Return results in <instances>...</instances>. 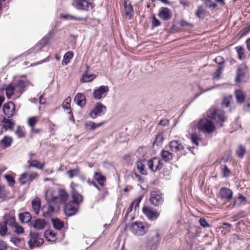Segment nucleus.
Instances as JSON below:
<instances>
[{
    "label": "nucleus",
    "mask_w": 250,
    "mask_h": 250,
    "mask_svg": "<svg viewBox=\"0 0 250 250\" xmlns=\"http://www.w3.org/2000/svg\"><path fill=\"white\" fill-rule=\"evenodd\" d=\"M235 49L237 53L239 59H244L245 58V55L244 54V48L241 46H238L235 47Z\"/></svg>",
    "instance_id": "09e8293b"
},
{
    "label": "nucleus",
    "mask_w": 250,
    "mask_h": 250,
    "mask_svg": "<svg viewBox=\"0 0 250 250\" xmlns=\"http://www.w3.org/2000/svg\"><path fill=\"white\" fill-rule=\"evenodd\" d=\"M19 216L20 221L22 223H29L32 219L31 215L28 212L20 213Z\"/></svg>",
    "instance_id": "e433bc0d"
},
{
    "label": "nucleus",
    "mask_w": 250,
    "mask_h": 250,
    "mask_svg": "<svg viewBox=\"0 0 250 250\" xmlns=\"http://www.w3.org/2000/svg\"><path fill=\"white\" fill-rule=\"evenodd\" d=\"M94 179L101 186H104L106 181L105 177L101 173L95 172L93 176Z\"/></svg>",
    "instance_id": "72a5a7b5"
},
{
    "label": "nucleus",
    "mask_w": 250,
    "mask_h": 250,
    "mask_svg": "<svg viewBox=\"0 0 250 250\" xmlns=\"http://www.w3.org/2000/svg\"><path fill=\"white\" fill-rule=\"evenodd\" d=\"M161 25V22L155 17L154 15L152 17V25L153 27H158Z\"/></svg>",
    "instance_id": "338daca9"
},
{
    "label": "nucleus",
    "mask_w": 250,
    "mask_h": 250,
    "mask_svg": "<svg viewBox=\"0 0 250 250\" xmlns=\"http://www.w3.org/2000/svg\"><path fill=\"white\" fill-rule=\"evenodd\" d=\"M15 134L17 135V136L19 138H21L22 137H24V136H25L24 133L22 129L19 126L18 127V128L16 130Z\"/></svg>",
    "instance_id": "0e129e2a"
},
{
    "label": "nucleus",
    "mask_w": 250,
    "mask_h": 250,
    "mask_svg": "<svg viewBox=\"0 0 250 250\" xmlns=\"http://www.w3.org/2000/svg\"><path fill=\"white\" fill-rule=\"evenodd\" d=\"M142 199V196H140L138 199L134 200L133 202L131 203L129 207L126 210V213L124 216V220L126 222H130L132 221L135 217H134V213L133 212V206H134V211H135L137 208L139 207L140 203Z\"/></svg>",
    "instance_id": "6e6552de"
},
{
    "label": "nucleus",
    "mask_w": 250,
    "mask_h": 250,
    "mask_svg": "<svg viewBox=\"0 0 250 250\" xmlns=\"http://www.w3.org/2000/svg\"><path fill=\"white\" fill-rule=\"evenodd\" d=\"M4 219V220L3 222L5 223L7 226H9L12 228H13L17 223L16 222L15 217L10 214H6Z\"/></svg>",
    "instance_id": "7c9ffc66"
},
{
    "label": "nucleus",
    "mask_w": 250,
    "mask_h": 250,
    "mask_svg": "<svg viewBox=\"0 0 250 250\" xmlns=\"http://www.w3.org/2000/svg\"><path fill=\"white\" fill-rule=\"evenodd\" d=\"M38 121V118L37 117H30L28 120V125L31 128L35 127Z\"/></svg>",
    "instance_id": "603ef678"
},
{
    "label": "nucleus",
    "mask_w": 250,
    "mask_h": 250,
    "mask_svg": "<svg viewBox=\"0 0 250 250\" xmlns=\"http://www.w3.org/2000/svg\"><path fill=\"white\" fill-rule=\"evenodd\" d=\"M79 206L78 204L74 203V202H70L66 204L64 208L65 214L68 216H72L77 212Z\"/></svg>",
    "instance_id": "f3484780"
},
{
    "label": "nucleus",
    "mask_w": 250,
    "mask_h": 250,
    "mask_svg": "<svg viewBox=\"0 0 250 250\" xmlns=\"http://www.w3.org/2000/svg\"><path fill=\"white\" fill-rule=\"evenodd\" d=\"M71 99L70 97H67L63 102L62 104V106L63 108L67 109V110H70V103L71 102Z\"/></svg>",
    "instance_id": "13d9d810"
},
{
    "label": "nucleus",
    "mask_w": 250,
    "mask_h": 250,
    "mask_svg": "<svg viewBox=\"0 0 250 250\" xmlns=\"http://www.w3.org/2000/svg\"><path fill=\"white\" fill-rule=\"evenodd\" d=\"M72 5L78 10L87 11L91 3L87 0H73Z\"/></svg>",
    "instance_id": "4468645a"
},
{
    "label": "nucleus",
    "mask_w": 250,
    "mask_h": 250,
    "mask_svg": "<svg viewBox=\"0 0 250 250\" xmlns=\"http://www.w3.org/2000/svg\"><path fill=\"white\" fill-rule=\"evenodd\" d=\"M8 192L5 190V188H0V200L3 201L7 197Z\"/></svg>",
    "instance_id": "052dcab7"
},
{
    "label": "nucleus",
    "mask_w": 250,
    "mask_h": 250,
    "mask_svg": "<svg viewBox=\"0 0 250 250\" xmlns=\"http://www.w3.org/2000/svg\"><path fill=\"white\" fill-rule=\"evenodd\" d=\"M44 237L47 241L52 242H55L57 239L56 233L51 229L45 231Z\"/></svg>",
    "instance_id": "473e14b6"
},
{
    "label": "nucleus",
    "mask_w": 250,
    "mask_h": 250,
    "mask_svg": "<svg viewBox=\"0 0 250 250\" xmlns=\"http://www.w3.org/2000/svg\"><path fill=\"white\" fill-rule=\"evenodd\" d=\"M142 211L147 219L151 221H155L159 217L160 212L157 210H153L149 207H144Z\"/></svg>",
    "instance_id": "f8f14e48"
},
{
    "label": "nucleus",
    "mask_w": 250,
    "mask_h": 250,
    "mask_svg": "<svg viewBox=\"0 0 250 250\" xmlns=\"http://www.w3.org/2000/svg\"><path fill=\"white\" fill-rule=\"evenodd\" d=\"M104 124V122H102L98 124L92 121H87L85 123L84 126L86 129L88 131H93L97 128L101 127Z\"/></svg>",
    "instance_id": "bb28decb"
},
{
    "label": "nucleus",
    "mask_w": 250,
    "mask_h": 250,
    "mask_svg": "<svg viewBox=\"0 0 250 250\" xmlns=\"http://www.w3.org/2000/svg\"><path fill=\"white\" fill-rule=\"evenodd\" d=\"M38 176L36 172L29 173L24 172L20 175L19 181L21 185H24L31 182Z\"/></svg>",
    "instance_id": "2eb2a0df"
},
{
    "label": "nucleus",
    "mask_w": 250,
    "mask_h": 250,
    "mask_svg": "<svg viewBox=\"0 0 250 250\" xmlns=\"http://www.w3.org/2000/svg\"><path fill=\"white\" fill-rule=\"evenodd\" d=\"M80 173V168L77 167L76 168L70 169L66 172V174L69 178L72 179L74 176L79 175Z\"/></svg>",
    "instance_id": "49530a36"
},
{
    "label": "nucleus",
    "mask_w": 250,
    "mask_h": 250,
    "mask_svg": "<svg viewBox=\"0 0 250 250\" xmlns=\"http://www.w3.org/2000/svg\"><path fill=\"white\" fill-rule=\"evenodd\" d=\"M146 250H155L160 241L158 231L156 230L151 231L146 236Z\"/></svg>",
    "instance_id": "0eeeda50"
},
{
    "label": "nucleus",
    "mask_w": 250,
    "mask_h": 250,
    "mask_svg": "<svg viewBox=\"0 0 250 250\" xmlns=\"http://www.w3.org/2000/svg\"><path fill=\"white\" fill-rule=\"evenodd\" d=\"M45 197L48 202L62 204L67 200L68 195L63 188H48Z\"/></svg>",
    "instance_id": "f257e3e1"
},
{
    "label": "nucleus",
    "mask_w": 250,
    "mask_h": 250,
    "mask_svg": "<svg viewBox=\"0 0 250 250\" xmlns=\"http://www.w3.org/2000/svg\"><path fill=\"white\" fill-rule=\"evenodd\" d=\"M146 164L151 171L155 172L160 169L163 167V163L160 158L154 157L147 161Z\"/></svg>",
    "instance_id": "ddd939ff"
},
{
    "label": "nucleus",
    "mask_w": 250,
    "mask_h": 250,
    "mask_svg": "<svg viewBox=\"0 0 250 250\" xmlns=\"http://www.w3.org/2000/svg\"><path fill=\"white\" fill-rule=\"evenodd\" d=\"M55 33L53 30H51L47 35L43 37L33 48L25 52L21 56H28L32 54H35L40 51L49 42L50 39Z\"/></svg>",
    "instance_id": "20e7f679"
},
{
    "label": "nucleus",
    "mask_w": 250,
    "mask_h": 250,
    "mask_svg": "<svg viewBox=\"0 0 250 250\" xmlns=\"http://www.w3.org/2000/svg\"><path fill=\"white\" fill-rule=\"evenodd\" d=\"M73 189V191L72 192V201L71 202H74V203L76 204H78L79 206L80 204L82 203L83 201V196L78 192L77 191L74 190V188Z\"/></svg>",
    "instance_id": "c756f323"
},
{
    "label": "nucleus",
    "mask_w": 250,
    "mask_h": 250,
    "mask_svg": "<svg viewBox=\"0 0 250 250\" xmlns=\"http://www.w3.org/2000/svg\"><path fill=\"white\" fill-rule=\"evenodd\" d=\"M205 4L207 7H208L210 8L214 9L217 6L216 4L212 2L211 0H205Z\"/></svg>",
    "instance_id": "69168bd1"
},
{
    "label": "nucleus",
    "mask_w": 250,
    "mask_h": 250,
    "mask_svg": "<svg viewBox=\"0 0 250 250\" xmlns=\"http://www.w3.org/2000/svg\"><path fill=\"white\" fill-rule=\"evenodd\" d=\"M220 194L226 200H230L232 197V191L229 188H221Z\"/></svg>",
    "instance_id": "c9c22d12"
},
{
    "label": "nucleus",
    "mask_w": 250,
    "mask_h": 250,
    "mask_svg": "<svg viewBox=\"0 0 250 250\" xmlns=\"http://www.w3.org/2000/svg\"><path fill=\"white\" fill-rule=\"evenodd\" d=\"M27 163L29 164L28 168L34 167L40 169H42L44 166L43 164H41L37 160H29Z\"/></svg>",
    "instance_id": "79ce46f5"
},
{
    "label": "nucleus",
    "mask_w": 250,
    "mask_h": 250,
    "mask_svg": "<svg viewBox=\"0 0 250 250\" xmlns=\"http://www.w3.org/2000/svg\"><path fill=\"white\" fill-rule=\"evenodd\" d=\"M243 216V212L240 211L235 214H234L232 217L231 219L232 221H236L239 218H241Z\"/></svg>",
    "instance_id": "774afa93"
},
{
    "label": "nucleus",
    "mask_w": 250,
    "mask_h": 250,
    "mask_svg": "<svg viewBox=\"0 0 250 250\" xmlns=\"http://www.w3.org/2000/svg\"><path fill=\"white\" fill-rule=\"evenodd\" d=\"M15 229V232L17 234H21L24 232L23 228L18 223L13 227Z\"/></svg>",
    "instance_id": "e2e57ef3"
},
{
    "label": "nucleus",
    "mask_w": 250,
    "mask_h": 250,
    "mask_svg": "<svg viewBox=\"0 0 250 250\" xmlns=\"http://www.w3.org/2000/svg\"><path fill=\"white\" fill-rule=\"evenodd\" d=\"M30 236V239L28 243L30 249H32L35 247H40L43 243V239L40 237L37 232L31 231Z\"/></svg>",
    "instance_id": "1a4fd4ad"
},
{
    "label": "nucleus",
    "mask_w": 250,
    "mask_h": 250,
    "mask_svg": "<svg viewBox=\"0 0 250 250\" xmlns=\"http://www.w3.org/2000/svg\"><path fill=\"white\" fill-rule=\"evenodd\" d=\"M3 112L8 118L13 117L15 114V105L12 102L4 104L3 106Z\"/></svg>",
    "instance_id": "a211bd4d"
},
{
    "label": "nucleus",
    "mask_w": 250,
    "mask_h": 250,
    "mask_svg": "<svg viewBox=\"0 0 250 250\" xmlns=\"http://www.w3.org/2000/svg\"><path fill=\"white\" fill-rule=\"evenodd\" d=\"M161 156L165 162H168L172 159L173 154L167 150H163L161 151Z\"/></svg>",
    "instance_id": "c03bdc74"
},
{
    "label": "nucleus",
    "mask_w": 250,
    "mask_h": 250,
    "mask_svg": "<svg viewBox=\"0 0 250 250\" xmlns=\"http://www.w3.org/2000/svg\"><path fill=\"white\" fill-rule=\"evenodd\" d=\"M124 1L125 15L128 19H130L131 17V14L133 10V7L128 0H124Z\"/></svg>",
    "instance_id": "f704fd0d"
},
{
    "label": "nucleus",
    "mask_w": 250,
    "mask_h": 250,
    "mask_svg": "<svg viewBox=\"0 0 250 250\" xmlns=\"http://www.w3.org/2000/svg\"><path fill=\"white\" fill-rule=\"evenodd\" d=\"M55 33L53 30H51L47 35L43 37L33 48L25 52L21 56H28L32 54H35L40 51L49 42L50 39Z\"/></svg>",
    "instance_id": "7ed1b4c3"
},
{
    "label": "nucleus",
    "mask_w": 250,
    "mask_h": 250,
    "mask_svg": "<svg viewBox=\"0 0 250 250\" xmlns=\"http://www.w3.org/2000/svg\"><path fill=\"white\" fill-rule=\"evenodd\" d=\"M159 17L164 21H168L171 18L170 10L167 7H162L159 12Z\"/></svg>",
    "instance_id": "4be33fe9"
},
{
    "label": "nucleus",
    "mask_w": 250,
    "mask_h": 250,
    "mask_svg": "<svg viewBox=\"0 0 250 250\" xmlns=\"http://www.w3.org/2000/svg\"><path fill=\"white\" fill-rule=\"evenodd\" d=\"M95 78V76L93 74L88 75L86 72L83 75L81 80L83 82H88L92 81Z\"/></svg>",
    "instance_id": "3c124183"
},
{
    "label": "nucleus",
    "mask_w": 250,
    "mask_h": 250,
    "mask_svg": "<svg viewBox=\"0 0 250 250\" xmlns=\"http://www.w3.org/2000/svg\"><path fill=\"white\" fill-rule=\"evenodd\" d=\"M190 125L192 131H200L205 133H211L215 130L213 124L207 118L202 119L198 122L194 121Z\"/></svg>",
    "instance_id": "f03ea898"
},
{
    "label": "nucleus",
    "mask_w": 250,
    "mask_h": 250,
    "mask_svg": "<svg viewBox=\"0 0 250 250\" xmlns=\"http://www.w3.org/2000/svg\"><path fill=\"white\" fill-rule=\"evenodd\" d=\"M222 173L224 177H227L230 174V171L226 165L224 166L222 168Z\"/></svg>",
    "instance_id": "680f3d73"
},
{
    "label": "nucleus",
    "mask_w": 250,
    "mask_h": 250,
    "mask_svg": "<svg viewBox=\"0 0 250 250\" xmlns=\"http://www.w3.org/2000/svg\"><path fill=\"white\" fill-rule=\"evenodd\" d=\"M246 153V149L241 145L239 146L236 150V154L238 157L243 158Z\"/></svg>",
    "instance_id": "5fc2aeb1"
},
{
    "label": "nucleus",
    "mask_w": 250,
    "mask_h": 250,
    "mask_svg": "<svg viewBox=\"0 0 250 250\" xmlns=\"http://www.w3.org/2000/svg\"><path fill=\"white\" fill-rule=\"evenodd\" d=\"M12 142L13 139L11 137L5 136L0 141V144L3 148H6L11 146Z\"/></svg>",
    "instance_id": "4c0bfd02"
},
{
    "label": "nucleus",
    "mask_w": 250,
    "mask_h": 250,
    "mask_svg": "<svg viewBox=\"0 0 250 250\" xmlns=\"http://www.w3.org/2000/svg\"><path fill=\"white\" fill-rule=\"evenodd\" d=\"M46 223L44 220L42 219H36L33 224V227L37 229H42L45 226Z\"/></svg>",
    "instance_id": "37998d69"
},
{
    "label": "nucleus",
    "mask_w": 250,
    "mask_h": 250,
    "mask_svg": "<svg viewBox=\"0 0 250 250\" xmlns=\"http://www.w3.org/2000/svg\"><path fill=\"white\" fill-rule=\"evenodd\" d=\"M246 67L245 65H240L237 69V77L236 78V82L237 83L241 82L245 74V70Z\"/></svg>",
    "instance_id": "c85d7f7f"
},
{
    "label": "nucleus",
    "mask_w": 250,
    "mask_h": 250,
    "mask_svg": "<svg viewBox=\"0 0 250 250\" xmlns=\"http://www.w3.org/2000/svg\"><path fill=\"white\" fill-rule=\"evenodd\" d=\"M189 133L191 134L190 138L191 142L193 144L196 146L199 145V142L201 140V138L199 134H197V131H192V129L190 128V125H189L188 129Z\"/></svg>",
    "instance_id": "b1692460"
},
{
    "label": "nucleus",
    "mask_w": 250,
    "mask_h": 250,
    "mask_svg": "<svg viewBox=\"0 0 250 250\" xmlns=\"http://www.w3.org/2000/svg\"><path fill=\"white\" fill-rule=\"evenodd\" d=\"M52 223L54 228L58 230H60L64 226L63 222L58 218L52 219Z\"/></svg>",
    "instance_id": "a18cd8bd"
},
{
    "label": "nucleus",
    "mask_w": 250,
    "mask_h": 250,
    "mask_svg": "<svg viewBox=\"0 0 250 250\" xmlns=\"http://www.w3.org/2000/svg\"><path fill=\"white\" fill-rule=\"evenodd\" d=\"M7 231V225L5 223L1 222L0 223V235L4 236Z\"/></svg>",
    "instance_id": "864d4df0"
},
{
    "label": "nucleus",
    "mask_w": 250,
    "mask_h": 250,
    "mask_svg": "<svg viewBox=\"0 0 250 250\" xmlns=\"http://www.w3.org/2000/svg\"><path fill=\"white\" fill-rule=\"evenodd\" d=\"M149 225L146 222L136 221L130 225V231L135 235L141 236L148 231Z\"/></svg>",
    "instance_id": "39448f33"
},
{
    "label": "nucleus",
    "mask_w": 250,
    "mask_h": 250,
    "mask_svg": "<svg viewBox=\"0 0 250 250\" xmlns=\"http://www.w3.org/2000/svg\"><path fill=\"white\" fill-rule=\"evenodd\" d=\"M32 208L36 214H38L40 211L41 201L39 198H36L32 201Z\"/></svg>",
    "instance_id": "a19ab883"
},
{
    "label": "nucleus",
    "mask_w": 250,
    "mask_h": 250,
    "mask_svg": "<svg viewBox=\"0 0 250 250\" xmlns=\"http://www.w3.org/2000/svg\"><path fill=\"white\" fill-rule=\"evenodd\" d=\"M169 147L170 150L174 152L181 151L184 148V145L178 140L171 141L169 144Z\"/></svg>",
    "instance_id": "412c9836"
},
{
    "label": "nucleus",
    "mask_w": 250,
    "mask_h": 250,
    "mask_svg": "<svg viewBox=\"0 0 250 250\" xmlns=\"http://www.w3.org/2000/svg\"><path fill=\"white\" fill-rule=\"evenodd\" d=\"M74 100L75 103L80 107H83L86 104L85 96L83 93H77Z\"/></svg>",
    "instance_id": "5701e85b"
},
{
    "label": "nucleus",
    "mask_w": 250,
    "mask_h": 250,
    "mask_svg": "<svg viewBox=\"0 0 250 250\" xmlns=\"http://www.w3.org/2000/svg\"><path fill=\"white\" fill-rule=\"evenodd\" d=\"M163 195L159 190H155L151 192L150 202L155 206H159L164 202Z\"/></svg>",
    "instance_id": "9b49d317"
},
{
    "label": "nucleus",
    "mask_w": 250,
    "mask_h": 250,
    "mask_svg": "<svg viewBox=\"0 0 250 250\" xmlns=\"http://www.w3.org/2000/svg\"><path fill=\"white\" fill-rule=\"evenodd\" d=\"M109 91V88L106 85H102L94 90L93 92V98L97 100H100L104 97Z\"/></svg>",
    "instance_id": "dca6fc26"
},
{
    "label": "nucleus",
    "mask_w": 250,
    "mask_h": 250,
    "mask_svg": "<svg viewBox=\"0 0 250 250\" xmlns=\"http://www.w3.org/2000/svg\"><path fill=\"white\" fill-rule=\"evenodd\" d=\"M147 161L143 159L139 160L136 163V167L139 172L143 175L147 174L146 169L145 168V165L146 164Z\"/></svg>",
    "instance_id": "a878e982"
},
{
    "label": "nucleus",
    "mask_w": 250,
    "mask_h": 250,
    "mask_svg": "<svg viewBox=\"0 0 250 250\" xmlns=\"http://www.w3.org/2000/svg\"><path fill=\"white\" fill-rule=\"evenodd\" d=\"M164 141V137L162 134H159L156 136L155 140L154 142V145H156L157 146L161 145Z\"/></svg>",
    "instance_id": "4d7b16f0"
},
{
    "label": "nucleus",
    "mask_w": 250,
    "mask_h": 250,
    "mask_svg": "<svg viewBox=\"0 0 250 250\" xmlns=\"http://www.w3.org/2000/svg\"><path fill=\"white\" fill-rule=\"evenodd\" d=\"M205 13V10L202 6L198 7L196 12V16L199 19H203Z\"/></svg>",
    "instance_id": "8fccbe9b"
},
{
    "label": "nucleus",
    "mask_w": 250,
    "mask_h": 250,
    "mask_svg": "<svg viewBox=\"0 0 250 250\" xmlns=\"http://www.w3.org/2000/svg\"><path fill=\"white\" fill-rule=\"evenodd\" d=\"M207 115L208 118L219 124L221 127L223 126L222 123L226 120L224 112L221 109L211 108L207 112Z\"/></svg>",
    "instance_id": "423d86ee"
},
{
    "label": "nucleus",
    "mask_w": 250,
    "mask_h": 250,
    "mask_svg": "<svg viewBox=\"0 0 250 250\" xmlns=\"http://www.w3.org/2000/svg\"><path fill=\"white\" fill-rule=\"evenodd\" d=\"M6 95L7 98L10 99L11 96L13 95H16V93L14 90V87L12 85V83L10 84L6 88H5Z\"/></svg>",
    "instance_id": "de8ad7c7"
},
{
    "label": "nucleus",
    "mask_w": 250,
    "mask_h": 250,
    "mask_svg": "<svg viewBox=\"0 0 250 250\" xmlns=\"http://www.w3.org/2000/svg\"><path fill=\"white\" fill-rule=\"evenodd\" d=\"M14 87L15 92L16 96L19 97L24 91V89L25 86V83L24 81L20 80L17 82L12 83Z\"/></svg>",
    "instance_id": "aec40b11"
},
{
    "label": "nucleus",
    "mask_w": 250,
    "mask_h": 250,
    "mask_svg": "<svg viewBox=\"0 0 250 250\" xmlns=\"http://www.w3.org/2000/svg\"><path fill=\"white\" fill-rule=\"evenodd\" d=\"M16 174L11 172V173H7L4 175V179H5L8 186L13 187L14 186L16 181L15 180V176Z\"/></svg>",
    "instance_id": "2f4dec72"
},
{
    "label": "nucleus",
    "mask_w": 250,
    "mask_h": 250,
    "mask_svg": "<svg viewBox=\"0 0 250 250\" xmlns=\"http://www.w3.org/2000/svg\"><path fill=\"white\" fill-rule=\"evenodd\" d=\"M42 215L45 218H50L55 213V210L53 206L49 204L43 206L41 209Z\"/></svg>",
    "instance_id": "6ab92c4d"
},
{
    "label": "nucleus",
    "mask_w": 250,
    "mask_h": 250,
    "mask_svg": "<svg viewBox=\"0 0 250 250\" xmlns=\"http://www.w3.org/2000/svg\"><path fill=\"white\" fill-rule=\"evenodd\" d=\"M74 54L72 51H68L66 52L63 56V60L62 64L63 65H67L69 62L70 60L73 57Z\"/></svg>",
    "instance_id": "ea45409f"
},
{
    "label": "nucleus",
    "mask_w": 250,
    "mask_h": 250,
    "mask_svg": "<svg viewBox=\"0 0 250 250\" xmlns=\"http://www.w3.org/2000/svg\"><path fill=\"white\" fill-rule=\"evenodd\" d=\"M106 111V106L100 103L96 104L94 107L89 113L90 117L95 119L98 116H101L105 114Z\"/></svg>",
    "instance_id": "9d476101"
},
{
    "label": "nucleus",
    "mask_w": 250,
    "mask_h": 250,
    "mask_svg": "<svg viewBox=\"0 0 250 250\" xmlns=\"http://www.w3.org/2000/svg\"><path fill=\"white\" fill-rule=\"evenodd\" d=\"M10 241L13 243L16 246H19L22 241V239L20 237H12Z\"/></svg>",
    "instance_id": "bf43d9fd"
},
{
    "label": "nucleus",
    "mask_w": 250,
    "mask_h": 250,
    "mask_svg": "<svg viewBox=\"0 0 250 250\" xmlns=\"http://www.w3.org/2000/svg\"><path fill=\"white\" fill-rule=\"evenodd\" d=\"M60 17L62 18H63L66 20H71L74 21H86L87 19V17H77L73 15H71L70 14H61L60 15Z\"/></svg>",
    "instance_id": "393cba45"
},
{
    "label": "nucleus",
    "mask_w": 250,
    "mask_h": 250,
    "mask_svg": "<svg viewBox=\"0 0 250 250\" xmlns=\"http://www.w3.org/2000/svg\"><path fill=\"white\" fill-rule=\"evenodd\" d=\"M235 96L236 101L238 103L242 104L244 102L245 99V95L242 90L240 89L236 90Z\"/></svg>",
    "instance_id": "58836bf2"
},
{
    "label": "nucleus",
    "mask_w": 250,
    "mask_h": 250,
    "mask_svg": "<svg viewBox=\"0 0 250 250\" xmlns=\"http://www.w3.org/2000/svg\"><path fill=\"white\" fill-rule=\"evenodd\" d=\"M2 123L3 124L2 126L5 130L13 129L15 122L12 120L4 117L2 119Z\"/></svg>",
    "instance_id": "cd10ccee"
},
{
    "label": "nucleus",
    "mask_w": 250,
    "mask_h": 250,
    "mask_svg": "<svg viewBox=\"0 0 250 250\" xmlns=\"http://www.w3.org/2000/svg\"><path fill=\"white\" fill-rule=\"evenodd\" d=\"M232 99L231 96H228L227 97H225L223 99V100L222 102V107H229L230 102Z\"/></svg>",
    "instance_id": "6e6d98bb"
}]
</instances>
